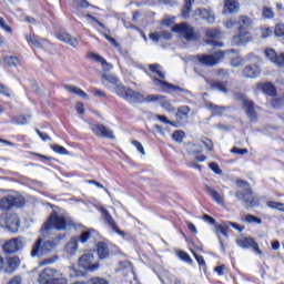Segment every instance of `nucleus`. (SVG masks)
Listing matches in <instances>:
<instances>
[{
	"instance_id": "e433bc0d",
	"label": "nucleus",
	"mask_w": 284,
	"mask_h": 284,
	"mask_svg": "<svg viewBox=\"0 0 284 284\" xmlns=\"http://www.w3.org/2000/svg\"><path fill=\"white\" fill-rule=\"evenodd\" d=\"M27 41L29 45H34V48H42L41 40L37 36H27Z\"/></svg>"
},
{
	"instance_id": "aec40b11",
	"label": "nucleus",
	"mask_w": 284,
	"mask_h": 284,
	"mask_svg": "<svg viewBox=\"0 0 284 284\" xmlns=\"http://www.w3.org/2000/svg\"><path fill=\"white\" fill-rule=\"evenodd\" d=\"M195 14L197 17L204 19V21L210 23V26H212V23H214V21H216V16H214V11H212V9L199 8L195 10Z\"/></svg>"
},
{
	"instance_id": "6e6d98bb",
	"label": "nucleus",
	"mask_w": 284,
	"mask_h": 284,
	"mask_svg": "<svg viewBox=\"0 0 284 284\" xmlns=\"http://www.w3.org/2000/svg\"><path fill=\"white\" fill-rule=\"evenodd\" d=\"M275 36L284 37V24L283 23H278L275 26Z\"/></svg>"
},
{
	"instance_id": "338daca9",
	"label": "nucleus",
	"mask_w": 284,
	"mask_h": 284,
	"mask_svg": "<svg viewBox=\"0 0 284 284\" xmlns=\"http://www.w3.org/2000/svg\"><path fill=\"white\" fill-rule=\"evenodd\" d=\"M91 92H92V94H94V97H100V98L105 97V92H103L97 88L91 89Z\"/></svg>"
},
{
	"instance_id": "20e7f679",
	"label": "nucleus",
	"mask_w": 284,
	"mask_h": 284,
	"mask_svg": "<svg viewBox=\"0 0 284 284\" xmlns=\"http://www.w3.org/2000/svg\"><path fill=\"white\" fill-rule=\"evenodd\" d=\"M54 250H57V242L50 240L43 241V239L39 237L33 245L31 256L32 258H41L42 256H48Z\"/></svg>"
},
{
	"instance_id": "69168bd1",
	"label": "nucleus",
	"mask_w": 284,
	"mask_h": 284,
	"mask_svg": "<svg viewBox=\"0 0 284 284\" xmlns=\"http://www.w3.org/2000/svg\"><path fill=\"white\" fill-rule=\"evenodd\" d=\"M149 39H151L155 43H159V41H161V34L159 32L150 33Z\"/></svg>"
},
{
	"instance_id": "0eeeda50",
	"label": "nucleus",
	"mask_w": 284,
	"mask_h": 284,
	"mask_svg": "<svg viewBox=\"0 0 284 284\" xmlns=\"http://www.w3.org/2000/svg\"><path fill=\"white\" fill-rule=\"evenodd\" d=\"M173 32H179L186 41H196L199 39V33L194 31V27L187 24V22H182L175 24L172 28Z\"/></svg>"
},
{
	"instance_id": "f3484780",
	"label": "nucleus",
	"mask_w": 284,
	"mask_h": 284,
	"mask_svg": "<svg viewBox=\"0 0 284 284\" xmlns=\"http://www.w3.org/2000/svg\"><path fill=\"white\" fill-rule=\"evenodd\" d=\"M205 37H206V43H209L210 45H214V47H223V42L216 40V39H221L222 33L221 30L219 29H206L205 30Z\"/></svg>"
},
{
	"instance_id": "603ef678",
	"label": "nucleus",
	"mask_w": 284,
	"mask_h": 284,
	"mask_svg": "<svg viewBox=\"0 0 284 284\" xmlns=\"http://www.w3.org/2000/svg\"><path fill=\"white\" fill-rule=\"evenodd\" d=\"M201 143L205 145V148L209 150V152H212L214 150V144L212 143V140L204 138L202 139Z\"/></svg>"
},
{
	"instance_id": "393cba45",
	"label": "nucleus",
	"mask_w": 284,
	"mask_h": 284,
	"mask_svg": "<svg viewBox=\"0 0 284 284\" xmlns=\"http://www.w3.org/2000/svg\"><path fill=\"white\" fill-rule=\"evenodd\" d=\"M243 74L246 79H256V77L261 75V69L256 65H246L243 70Z\"/></svg>"
},
{
	"instance_id": "c9c22d12",
	"label": "nucleus",
	"mask_w": 284,
	"mask_h": 284,
	"mask_svg": "<svg viewBox=\"0 0 284 284\" xmlns=\"http://www.w3.org/2000/svg\"><path fill=\"white\" fill-rule=\"evenodd\" d=\"M149 70H151L153 74H158L160 79H165V73L161 71V64H150Z\"/></svg>"
},
{
	"instance_id": "49530a36",
	"label": "nucleus",
	"mask_w": 284,
	"mask_h": 284,
	"mask_svg": "<svg viewBox=\"0 0 284 284\" xmlns=\"http://www.w3.org/2000/svg\"><path fill=\"white\" fill-rule=\"evenodd\" d=\"M88 284H110V282L103 277H93L88 281Z\"/></svg>"
},
{
	"instance_id": "1a4fd4ad",
	"label": "nucleus",
	"mask_w": 284,
	"mask_h": 284,
	"mask_svg": "<svg viewBox=\"0 0 284 284\" xmlns=\"http://www.w3.org/2000/svg\"><path fill=\"white\" fill-rule=\"evenodd\" d=\"M0 225L7 227L10 232H19V215L14 213L1 215Z\"/></svg>"
},
{
	"instance_id": "58836bf2",
	"label": "nucleus",
	"mask_w": 284,
	"mask_h": 284,
	"mask_svg": "<svg viewBox=\"0 0 284 284\" xmlns=\"http://www.w3.org/2000/svg\"><path fill=\"white\" fill-rule=\"evenodd\" d=\"M266 205L267 207H271V210H277L278 212H284V203L268 201Z\"/></svg>"
},
{
	"instance_id": "b1692460",
	"label": "nucleus",
	"mask_w": 284,
	"mask_h": 284,
	"mask_svg": "<svg viewBox=\"0 0 284 284\" xmlns=\"http://www.w3.org/2000/svg\"><path fill=\"white\" fill-rule=\"evenodd\" d=\"M7 268H4L6 274H12L17 267H19L21 261L18 256L9 257L7 260Z\"/></svg>"
},
{
	"instance_id": "4c0bfd02",
	"label": "nucleus",
	"mask_w": 284,
	"mask_h": 284,
	"mask_svg": "<svg viewBox=\"0 0 284 284\" xmlns=\"http://www.w3.org/2000/svg\"><path fill=\"white\" fill-rule=\"evenodd\" d=\"M57 261H59V255H53L51 257H47L44 260H41L39 262V266L43 267L45 265H52L53 263H57Z\"/></svg>"
},
{
	"instance_id": "a211bd4d",
	"label": "nucleus",
	"mask_w": 284,
	"mask_h": 284,
	"mask_svg": "<svg viewBox=\"0 0 284 284\" xmlns=\"http://www.w3.org/2000/svg\"><path fill=\"white\" fill-rule=\"evenodd\" d=\"M91 131L95 136H101L102 139H114L112 130L108 129L103 124H91Z\"/></svg>"
},
{
	"instance_id": "0e129e2a",
	"label": "nucleus",
	"mask_w": 284,
	"mask_h": 284,
	"mask_svg": "<svg viewBox=\"0 0 284 284\" xmlns=\"http://www.w3.org/2000/svg\"><path fill=\"white\" fill-rule=\"evenodd\" d=\"M36 132L40 136V139H42L43 141H52V138H50L48 133L41 132L40 130H37Z\"/></svg>"
},
{
	"instance_id": "cd10ccee",
	"label": "nucleus",
	"mask_w": 284,
	"mask_h": 284,
	"mask_svg": "<svg viewBox=\"0 0 284 284\" xmlns=\"http://www.w3.org/2000/svg\"><path fill=\"white\" fill-rule=\"evenodd\" d=\"M224 12L230 14L239 12V2L236 0H224Z\"/></svg>"
},
{
	"instance_id": "f8f14e48",
	"label": "nucleus",
	"mask_w": 284,
	"mask_h": 284,
	"mask_svg": "<svg viewBox=\"0 0 284 284\" xmlns=\"http://www.w3.org/2000/svg\"><path fill=\"white\" fill-rule=\"evenodd\" d=\"M225 57V53L223 51H217L213 54H199L196 55V59L201 65H216Z\"/></svg>"
},
{
	"instance_id": "13d9d810",
	"label": "nucleus",
	"mask_w": 284,
	"mask_h": 284,
	"mask_svg": "<svg viewBox=\"0 0 284 284\" xmlns=\"http://www.w3.org/2000/svg\"><path fill=\"white\" fill-rule=\"evenodd\" d=\"M0 28H2L4 32L12 33V28H10L8 23H6V20L3 18H0Z\"/></svg>"
},
{
	"instance_id": "9d476101",
	"label": "nucleus",
	"mask_w": 284,
	"mask_h": 284,
	"mask_svg": "<svg viewBox=\"0 0 284 284\" xmlns=\"http://www.w3.org/2000/svg\"><path fill=\"white\" fill-rule=\"evenodd\" d=\"M236 244L242 250H253L255 254L263 256V251L258 247V243L253 237L241 236L236 239Z\"/></svg>"
},
{
	"instance_id": "e2e57ef3",
	"label": "nucleus",
	"mask_w": 284,
	"mask_h": 284,
	"mask_svg": "<svg viewBox=\"0 0 284 284\" xmlns=\"http://www.w3.org/2000/svg\"><path fill=\"white\" fill-rule=\"evenodd\" d=\"M132 143L141 154H145V150L143 149V144H141V142L134 140Z\"/></svg>"
},
{
	"instance_id": "bb28decb",
	"label": "nucleus",
	"mask_w": 284,
	"mask_h": 284,
	"mask_svg": "<svg viewBox=\"0 0 284 284\" xmlns=\"http://www.w3.org/2000/svg\"><path fill=\"white\" fill-rule=\"evenodd\" d=\"M205 192L209 194L210 197L215 201L219 205H223V195L221 193L216 192V190L212 189L211 186H205Z\"/></svg>"
},
{
	"instance_id": "37998d69",
	"label": "nucleus",
	"mask_w": 284,
	"mask_h": 284,
	"mask_svg": "<svg viewBox=\"0 0 284 284\" xmlns=\"http://www.w3.org/2000/svg\"><path fill=\"white\" fill-rule=\"evenodd\" d=\"M185 136V133L183 131H175L172 134L173 141H176V143H183V139Z\"/></svg>"
},
{
	"instance_id": "2f4dec72",
	"label": "nucleus",
	"mask_w": 284,
	"mask_h": 284,
	"mask_svg": "<svg viewBox=\"0 0 284 284\" xmlns=\"http://www.w3.org/2000/svg\"><path fill=\"white\" fill-rule=\"evenodd\" d=\"M190 114V106H180L178 109L176 119L179 121H187V116Z\"/></svg>"
},
{
	"instance_id": "ddd939ff",
	"label": "nucleus",
	"mask_w": 284,
	"mask_h": 284,
	"mask_svg": "<svg viewBox=\"0 0 284 284\" xmlns=\"http://www.w3.org/2000/svg\"><path fill=\"white\" fill-rule=\"evenodd\" d=\"M26 204V200L21 196L8 195L1 199L0 207L2 210H10V207H22Z\"/></svg>"
},
{
	"instance_id": "4468645a",
	"label": "nucleus",
	"mask_w": 284,
	"mask_h": 284,
	"mask_svg": "<svg viewBox=\"0 0 284 284\" xmlns=\"http://www.w3.org/2000/svg\"><path fill=\"white\" fill-rule=\"evenodd\" d=\"M24 245L26 242L23 241V237H14L4 243L3 252H6V254H14L19 252V250H23Z\"/></svg>"
},
{
	"instance_id": "423d86ee",
	"label": "nucleus",
	"mask_w": 284,
	"mask_h": 284,
	"mask_svg": "<svg viewBox=\"0 0 284 284\" xmlns=\"http://www.w3.org/2000/svg\"><path fill=\"white\" fill-rule=\"evenodd\" d=\"M118 97L121 99H124V101H128L129 103H144L145 98L143 97V93L139 91H134L131 88H128L125 85H118L116 93Z\"/></svg>"
},
{
	"instance_id": "c85d7f7f",
	"label": "nucleus",
	"mask_w": 284,
	"mask_h": 284,
	"mask_svg": "<svg viewBox=\"0 0 284 284\" xmlns=\"http://www.w3.org/2000/svg\"><path fill=\"white\" fill-rule=\"evenodd\" d=\"M97 247L100 258H108V256H110V248H108V244L100 242L97 244Z\"/></svg>"
},
{
	"instance_id": "7c9ffc66",
	"label": "nucleus",
	"mask_w": 284,
	"mask_h": 284,
	"mask_svg": "<svg viewBox=\"0 0 284 284\" xmlns=\"http://www.w3.org/2000/svg\"><path fill=\"white\" fill-rule=\"evenodd\" d=\"M102 79H104V81H108V83H111V85H113L115 94H116V88H119V85H123V83L119 82V78L112 74H103Z\"/></svg>"
},
{
	"instance_id": "4be33fe9",
	"label": "nucleus",
	"mask_w": 284,
	"mask_h": 284,
	"mask_svg": "<svg viewBox=\"0 0 284 284\" xmlns=\"http://www.w3.org/2000/svg\"><path fill=\"white\" fill-rule=\"evenodd\" d=\"M227 230H230V223L227 222H223L222 224L215 226V234L217 235L222 250H225V246L223 245V240H221V234L227 239Z\"/></svg>"
},
{
	"instance_id": "7ed1b4c3",
	"label": "nucleus",
	"mask_w": 284,
	"mask_h": 284,
	"mask_svg": "<svg viewBox=\"0 0 284 284\" xmlns=\"http://www.w3.org/2000/svg\"><path fill=\"white\" fill-rule=\"evenodd\" d=\"M41 284H68V277L61 271L51 267L44 268L39 275Z\"/></svg>"
},
{
	"instance_id": "864d4df0",
	"label": "nucleus",
	"mask_w": 284,
	"mask_h": 284,
	"mask_svg": "<svg viewBox=\"0 0 284 284\" xmlns=\"http://www.w3.org/2000/svg\"><path fill=\"white\" fill-rule=\"evenodd\" d=\"M53 152H57L58 154H68V150L61 145L53 144L51 145Z\"/></svg>"
},
{
	"instance_id": "6e6552de",
	"label": "nucleus",
	"mask_w": 284,
	"mask_h": 284,
	"mask_svg": "<svg viewBox=\"0 0 284 284\" xmlns=\"http://www.w3.org/2000/svg\"><path fill=\"white\" fill-rule=\"evenodd\" d=\"M79 265L83 270H87L88 272H97L99 271V262L94 261V253L88 252L84 253L80 258H79Z\"/></svg>"
},
{
	"instance_id": "5fc2aeb1",
	"label": "nucleus",
	"mask_w": 284,
	"mask_h": 284,
	"mask_svg": "<svg viewBox=\"0 0 284 284\" xmlns=\"http://www.w3.org/2000/svg\"><path fill=\"white\" fill-rule=\"evenodd\" d=\"M190 12H192V2L189 0L186 1L184 9L182 11L183 17L187 18Z\"/></svg>"
},
{
	"instance_id": "3c124183",
	"label": "nucleus",
	"mask_w": 284,
	"mask_h": 284,
	"mask_svg": "<svg viewBox=\"0 0 284 284\" xmlns=\"http://www.w3.org/2000/svg\"><path fill=\"white\" fill-rule=\"evenodd\" d=\"M265 55L274 63L278 54H276V51H274V49H266Z\"/></svg>"
},
{
	"instance_id": "ea45409f",
	"label": "nucleus",
	"mask_w": 284,
	"mask_h": 284,
	"mask_svg": "<svg viewBox=\"0 0 284 284\" xmlns=\"http://www.w3.org/2000/svg\"><path fill=\"white\" fill-rule=\"evenodd\" d=\"M262 17L263 19H274L275 17L274 10H272V8L270 7H264L262 10Z\"/></svg>"
},
{
	"instance_id": "8fccbe9b",
	"label": "nucleus",
	"mask_w": 284,
	"mask_h": 284,
	"mask_svg": "<svg viewBox=\"0 0 284 284\" xmlns=\"http://www.w3.org/2000/svg\"><path fill=\"white\" fill-rule=\"evenodd\" d=\"M231 152H232V154H237V155H240V156H243V155H245V154H248L250 153V150H247V149H240V148H233L232 150H231Z\"/></svg>"
},
{
	"instance_id": "39448f33",
	"label": "nucleus",
	"mask_w": 284,
	"mask_h": 284,
	"mask_svg": "<svg viewBox=\"0 0 284 284\" xmlns=\"http://www.w3.org/2000/svg\"><path fill=\"white\" fill-rule=\"evenodd\" d=\"M237 185L240 187H243L244 190L237 191L235 193L236 199H239V201H243L245 207H255V205H257V203L254 200V195H253L252 189L250 187V183H247L243 180H239Z\"/></svg>"
},
{
	"instance_id": "052dcab7",
	"label": "nucleus",
	"mask_w": 284,
	"mask_h": 284,
	"mask_svg": "<svg viewBox=\"0 0 284 284\" xmlns=\"http://www.w3.org/2000/svg\"><path fill=\"white\" fill-rule=\"evenodd\" d=\"M272 108H281L283 105V99L281 98H274L271 100Z\"/></svg>"
},
{
	"instance_id": "f03ea898",
	"label": "nucleus",
	"mask_w": 284,
	"mask_h": 284,
	"mask_svg": "<svg viewBox=\"0 0 284 284\" xmlns=\"http://www.w3.org/2000/svg\"><path fill=\"white\" fill-rule=\"evenodd\" d=\"M72 225H74V222H72V220H70L69 217H65L62 214H58L53 212L48 219V221L43 224L42 230L63 231V230H68V227H72Z\"/></svg>"
},
{
	"instance_id": "5701e85b",
	"label": "nucleus",
	"mask_w": 284,
	"mask_h": 284,
	"mask_svg": "<svg viewBox=\"0 0 284 284\" xmlns=\"http://www.w3.org/2000/svg\"><path fill=\"white\" fill-rule=\"evenodd\" d=\"M88 58L91 59L92 61H97V63H101L103 70H105L106 72H109V70H112V64L108 63V61L103 59V57L99 55L98 53L89 52Z\"/></svg>"
},
{
	"instance_id": "9b49d317",
	"label": "nucleus",
	"mask_w": 284,
	"mask_h": 284,
	"mask_svg": "<svg viewBox=\"0 0 284 284\" xmlns=\"http://www.w3.org/2000/svg\"><path fill=\"white\" fill-rule=\"evenodd\" d=\"M145 103H154L158 101L159 105L163 108L166 112H175L176 109L172 106V103L169 102L165 95L161 94H149L144 99Z\"/></svg>"
},
{
	"instance_id": "2eb2a0df",
	"label": "nucleus",
	"mask_w": 284,
	"mask_h": 284,
	"mask_svg": "<svg viewBox=\"0 0 284 284\" xmlns=\"http://www.w3.org/2000/svg\"><path fill=\"white\" fill-rule=\"evenodd\" d=\"M153 84L158 88H161L165 92H182L183 94H190V91L183 89L179 85H174L172 83L165 82L163 80H159V78H153Z\"/></svg>"
},
{
	"instance_id": "a18cd8bd",
	"label": "nucleus",
	"mask_w": 284,
	"mask_h": 284,
	"mask_svg": "<svg viewBox=\"0 0 284 284\" xmlns=\"http://www.w3.org/2000/svg\"><path fill=\"white\" fill-rule=\"evenodd\" d=\"M179 258H181V261H184V263H189L190 265H192V257H190V254L180 251L178 253Z\"/></svg>"
},
{
	"instance_id": "c03bdc74",
	"label": "nucleus",
	"mask_w": 284,
	"mask_h": 284,
	"mask_svg": "<svg viewBox=\"0 0 284 284\" xmlns=\"http://www.w3.org/2000/svg\"><path fill=\"white\" fill-rule=\"evenodd\" d=\"M4 61L7 64H9L11 68L12 67H17L19 65V58L10 55V57H6Z\"/></svg>"
},
{
	"instance_id": "774afa93",
	"label": "nucleus",
	"mask_w": 284,
	"mask_h": 284,
	"mask_svg": "<svg viewBox=\"0 0 284 284\" xmlns=\"http://www.w3.org/2000/svg\"><path fill=\"white\" fill-rule=\"evenodd\" d=\"M235 26H239V23L236 22V19H234V20H229V21H226V23H225V27H226L229 30H232V28H234Z\"/></svg>"
},
{
	"instance_id": "72a5a7b5",
	"label": "nucleus",
	"mask_w": 284,
	"mask_h": 284,
	"mask_svg": "<svg viewBox=\"0 0 284 284\" xmlns=\"http://www.w3.org/2000/svg\"><path fill=\"white\" fill-rule=\"evenodd\" d=\"M212 90H217L219 92L227 93V82L213 81L210 84Z\"/></svg>"
},
{
	"instance_id": "f257e3e1",
	"label": "nucleus",
	"mask_w": 284,
	"mask_h": 284,
	"mask_svg": "<svg viewBox=\"0 0 284 284\" xmlns=\"http://www.w3.org/2000/svg\"><path fill=\"white\" fill-rule=\"evenodd\" d=\"M239 26V33L233 37V43L235 45H245L252 41V33L248 31L252 28V20L247 16H240L236 18Z\"/></svg>"
},
{
	"instance_id": "79ce46f5",
	"label": "nucleus",
	"mask_w": 284,
	"mask_h": 284,
	"mask_svg": "<svg viewBox=\"0 0 284 284\" xmlns=\"http://www.w3.org/2000/svg\"><path fill=\"white\" fill-rule=\"evenodd\" d=\"M92 230H88V231H83L81 234H80V241L82 243H88V241H90V239L92 237Z\"/></svg>"
},
{
	"instance_id": "bf43d9fd",
	"label": "nucleus",
	"mask_w": 284,
	"mask_h": 284,
	"mask_svg": "<svg viewBox=\"0 0 284 284\" xmlns=\"http://www.w3.org/2000/svg\"><path fill=\"white\" fill-rule=\"evenodd\" d=\"M30 115H20V116H18V119H17V123L19 124V125H26V123H28V121H30Z\"/></svg>"
},
{
	"instance_id": "6ab92c4d",
	"label": "nucleus",
	"mask_w": 284,
	"mask_h": 284,
	"mask_svg": "<svg viewBox=\"0 0 284 284\" xmlns=\"http://www.w3.org/2000/svg\"><path fill=\"white\" fill-rule=\"evenodd\" d=\"M243 108L250 121H256L258 119V106L254 105L252 101L244 99Z\"/></svg>"
},
{
	"instance_id": "680f3d73",
	"label": "nucleus",
	"mask_w": 284,
	"mask_h": 284,
	"mask_svg": "<svg viewBox=\"0 0 284 284\" xmlns=\"http://www.w3.org/2000/svg\"><path fill=\"white\" fill-rule=\"evenodd\" d=\"M23 283V277L20 275L13 276L8 284H22Z\"/></svg>"
},
{
	"instance_id": "dca6fc26",
	"label": "nucleus",
	"mask_w": 284,
	"mask_h": 284,
	"mask_svg": "<svg viewBox=\"0 0 284 284\" xmlns=\"http://www.w3.org/2000/svg\"><path fill=\"white\" fill-rule=\"evenodd\" d=\"M100 212L102 214V219L104 220V223H106V225H109L111 230L115 232V234H119L120 236L125 237V232L119 230V225H116V222L110 214V211L105 207H101Z\"/></svg>"
},
{
	"instance_id": "4d7b16f0",
	"label": "nucleus",
	"mask_w": 284,
	"mask_h": 284,
	"mask_svg": "<svg viewBox=\"0 0 284 284\" xmlns=\"http://www.w3.org/2000/svg\"><path fill=\"white\" fill-rule=\"evenodd\" d=\"M209 168L215 173V174H223V171L221 170V168L219 166V164H216L215 162H211L209 164Z\"/></svg>"
},
{
	"instance_id": "f704fd0d",
	"label": "nucleus",
	"mask_w": 284,
	"mask_h": 284,
	"mask_svg": "<svg viewBox=\"0 0 284 284\" xmlns=\"http://www.w3.org/2000/svg\"><path fill=\"white\" fill-rule=\"evenodd\" d=\"M65 90H68V92H72L73 94H78V97H82L83 99H85V97H88V93H85L79 87L67 85Z\"/></svg>"
},
{
	"instance_id": "09e8293b",
	"label": "nucleus",
	"mask_w": 284,
	"mask_h": 284,
	"mask_svg": "<svg viewBox=\"0 0 284 284\" xmlns=\"http://www.w3.org/2000/svg\"><path fill=\"white\" fill-rule=\"evenodd\" d=\"M189 151L191 154H201V152H203V146L200 144H192L190 145Z\"/></svg>"
},
{
	"instance_id": "a19ab883",
	"label": "nucleus",
	"mask_w": 284,
	"mask_h": 284,
	"mask_svg": "<svg viewBox=\"0 0 284 284\" xmlns=\"http://www.w3.org/2000/svg\"><path fill=\"white\" fill-rule=\"evenodd\" d=\"M244 221L246 223H255L256 225H261V223H263V220H261L260 217H256V216H254L252 214L245 215Z\"/></svg>"
},
{
	"instance_id": "473e14b6",
	"label": "nucleus",
	"mask_w": 284,
	"mask_h": 284,
	"mask_svg": "<svg viewBox=\"0 0 284 284\" xmlns=\"http://www.w3.org/2000/svg\"><path fill=\"white\" fill-rule=\"evenodd\" d=\"M260 89L262 92H264V94H268V97H274V94H276V88H274V84L270 82L261 84Z\"/></svg>"
},
{
	"instance_id": "412c9836",
	"label": "nucleus",
	"mask_w": 284,
	"mask_h": 284,
	"mask_svg": "<svg viewBox=\"0 0 284 284\" xmlns=\"http://www.w3.org/2000/svg\"><path fill=\"white\" fill-rule=\"evenodd\" d=\"M57 39H59V41H62V43H68L69 45H71V48H77V45H79V39L72 37L68 32L58 33Z\"/></svg>"
},
{
	"instance_id": "c756f323",
	"label": "nucleus",
	"mask_w": 284,
	"mask_h": 284,
	"mask_svg": "<svg viewBox=\"0 0 284 284\" xmlns=\"http://www.w3.org/2000/svg\"><path fill=\"white\" fill-rule=\"evenodd\" d=\"M206 108L212 112L214 116H221L225 113V106H219L213 103H206Z\"/></svg>"
},
{
	"instance_id": "de8ad7c7",
	"label": "nucleus",
	"mask_w": 284,
	"mask_h": 284,
	"mask_svg": "<svg viewBox=\"0 0 284 284\" xmlns=\"http://www.w3.org/2000/svg\"><path fill=\"white\" fill-rule=\"evenodd\" d=\"M273 63H275L277 68H284V53L277 54Z\"/></svg>"
},
{
	"instance_id": "a878e982",
	"label": "nucleus",
	"mask_w": 284,
	"mask_h": 284,
	"mask_svg": "<svg viewBox=\"0 0 284 284\" xmlns=\"http://www.w3.org/2000/svg\"><path fill=\"white\" fill-rule=\"evenodd\" d=\"M67 254H70V256H73V254H77V250H79V240L77 237H72L64 247Z\"/></svg>"
}]
</instances>
